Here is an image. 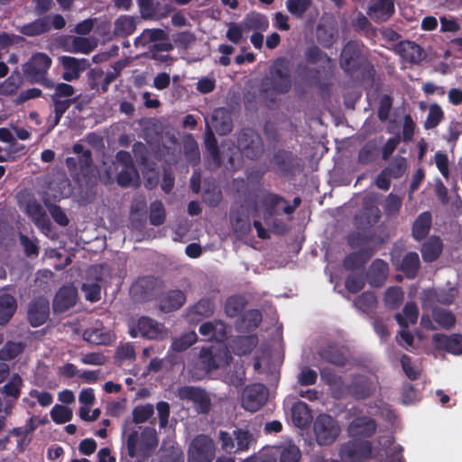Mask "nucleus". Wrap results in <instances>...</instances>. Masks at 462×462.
<instances>
[{"instance_id":"obj_1","label":"nucleus","mask_w":462,"mask_h":462,"mask_svg":"<svg viewBox=\"0 0 462 462\" xmlns=\"http://www.w3.org/2000/svg\"><path fill=\"white\" fill-rule=\"evenodd\" d=\"M291 74L286 58H277L269 68V74L261 81L260 92L263 98L275 102L278 95L287 94L291 88Z\"/></svg>"},{"instance_id":"obj_2","label":"nucleus","mask_w":462,"mask_h":462,"mask_svg":"<svg viewBox=\"0 0 462 462\" xmlns=\"http://www.w3.org/2000/svg\"><path fill=\"white\" fill-rule=\"evenodd\" d=\"M129 433L126 439L127 456L133 462L148 459L159 444L157 431L153 427H139Z\"/></svg>"},{"instance_id":"obj_3","label":"nucleus","mask_w":462,"mask_h":462,"mask_svg":"<svg viewBox=\"0 0 462 462\" xmlns=\"http://www.w3.org/2000/svg\"><path fill=\"white\" fill-rule=\"evenodd\" d=\"M236 148L241 155L250 161L259 160L264 153L263 140L254 127H243L236 134Z\"/></svg>"},{"instance_id":"obj_4","label":"nucleus","mask_w":462,"mask_h":462,"mask_svg":"<svg viewBox=\"0 0 462 462\" xmlns=\"http://www.w3.org/2000/svg\"><path fill=\"white\" fill-rule=\"evenodd\" d=\"M72 152L75 156L67 157L65 164L71 178L79 182L92 171V152L79 143L72 146Z\"/></svg>"},{"instance_id":"obj_5","label":"nucleus","mask_w":462,"mask_h":462,"mask_svg":"<svg viewBox=\"0 0 462 462\" xmlns=\"http://www.w3.org/2000/svg\"><path fill=\"white\" fill-rule=\"evenodd\" d=\"M167 329L162 323L148 317L142 316L129 325V335L152 339L162 340L167 337Z\"/></svg>"},{"instance_id":"obj_6","label":"nucleus","mask_w":462,"mask_h":462,"mask_svg":"<svg viewBox=\"0 0 462 462\" xmlns=\"http://www.w3.org/2000/svg\"><path fill=\"white\" fill-rule=\"evenodd\" d=\"M52 64L51 58L43 52H35L22 66L23 73L31 84L42 81Z\"/></svg>"},{"instance_id":"obj_7","label":"nucleus","mask_w":462,"mask_h":462,"mask_svg":"<svg viewBox=\"0 0 462 462\" xmlns=\"http://www.w3.org/2000/svg\"><path fill=\"white\" fill-rule=\"evenodd\" d=\"M337 420L328 414H319L314 421L316 440L320 446L331 445L340 434Z\"/></svg>"},{"instance_id":"obj_8","label":"nucleus","mask_w":462,"mask_h":462,"mask_svg":"<svg viewBox=\"0 0 462 462\" xmlns=\"http://www.w3.org/2000/svg\"><path fill=\"white\" fill-rule=\"evenodd\" d=\"M216 456L214 440L205 434L196 436L188 450V462H212Z\"/></svg>"},{"instance_id":"obj_9","label":"nucleus","mask_w":462,"mask_h":462,"mask_svg":"<svg viewBox=\"0 0 462 462\" xmlns=\"http://www.w3.org/2000/svg\"><path fill=\"white\" fill-rule=\"evenodd\" d=\"M365 59L362 54L360 44L356 41H348L342 49L339 66L349 75L358 72L363 65Z\"/></svg>"},{"instance_id":"obj_10","label":"nucleus","mask_w":462,"mask_h":462,"mask_svg":"<svg viewBox=\"0 0 462 462\" xmlns=\"http://www.w3.org/2000/svg\"><path fill=\"white\" fill-rule=\"evenodd\" d=\"M269 397L268 388L260 383L246 385L241 397L242 407L251 412L259 411L267 402Z\"/></svg>"},{"instance_id":"obj_11","label":"nucleus","mask_w":462,"mask_h":462,"mask_svg":"<svg viewBox=\"0 0 462 462\" xmlns=\"http://www.w3.org/2000/svg\"><path fill=\"white\" fill-rule=\"evenodd\" d=\"M339 454L349 462H362L372 457L373 446L369 440H351L341 446Z\"/></svg>"},{"instance_id":"obj_12","label":"nucleus","mask_w":462,"mask_h":462,"mask_svg":"<svg viewBox=\"0 0 462 462\" xmlns=\"http://www.w3.org/2000/svg\"><path fill=\"white\" fill-rule=\"evenodd\" d=\"M180 400L189 401L194 404L199 413L208 414L211 408V400L208 393L199 387L185 385L178 389Z\"/></svg>"},{"instance_id":"obj_13","label":"nucleus","mask_w":462,"mask_h":462,"mask_svg":"<svg viewBox=\"0 0 462 462\" xmlns=\"http://www.w3.org/2000/svg\"><path fill=\"white\" fill-rule=\"evenodd\" d=\"M381 218V211L372 199L365 198L362 210L354 217L357 229H366L374 226Z\"/></svg>"},{"instance_id":"obj_14","label":"nucleus","mask_w":462,"mask_h":462,"mask_svg":"<svg viewBox=\"0 0 462 462\" xmlns=\"http://www.w3.org/2000/svg\"><path fill=\"white\" fill-rule=\"evenodd\" d=\"M376 390L374 382L365 374H353L349 383V396L356 401L371 397Z\"/></svg>"},{"instance_id":"obj_15","label":"nucleus","mask_w":462,"mask_h":462,"mask_svg":"<svg viewBox=\"0 0 462 462\" xmlns=\"http://www.w3.org/2000/svg\"><path fill=\"white\" fill-rule=\"evenodd\" d=\"M375 251L374 247L367 246L346 254L342 262L343 268L352 273L356 271L364 273L366 263L374 256Z\"/></svg>"},{"instance_id":"obj_16","label":"nucleus","mask_w":462,"mask_h":462,"mask_svg":"<svg viewBox=\"0 0 462 462\" xmlns=\"http://www.w3.org/2000/svg\"><path fill=\"white\" fill-rule=\"evenodd\" d=\"M432 343L439 351H444L454 356L462 355V334L436 333L432 336Z\"/></svg>"},{"instance_id":"obj_17","label":"nucleus","mask_w":462,"mask_h":462,"mask_svg":"<svg viewBox=\"0 0 462 462\" xmlns=\"http://www.w3.org/2000/svg\"><path fill=\"white\" fill-rule=\"evenodd\" d=\"M162 282L154 276L148 275L140 277L132 285L131 292L138 300L148 301L155 295V291L162 285Z\"/></svg>"},{"instance_id":"obj_18","label":"nucleus","mask_w":462,"mask_h":462,"mask_svg":"<svg viewBox=\"0 0 462 462\" xmlns=\"http://www.w3.org/2000/svg\"><path fill=\"white\" fill-rule=\"evenodd\" d=\"M50 303L43 297L34 298L28 306L27 318L32 327L37 328L49 319Z\"/></svg>"},{"instance_id":"obj_19","label":"nucleus","mask_w":462,"mask_h":462,"mask_svg":"<svg viewBox=\"0 0 462 462\" xmlns=\"http://www.w3.org/2000/svg\"><path fill=\"white\" fill-rule=\"evenodd\" d=\"M59 60L64 69L62 73V79L69 82L79 79L81 72L86 70L90 66V63L87 59H77L71 56H60Z\"/></svg>"},{"instance_id":"obj_20","label":"nucleus","mask_w":462,"mask_h":462,"mask_svg":"<svg viewBox=\"0 0 462 462\" xmlns=\"http://www.w3.org/2000/svg\"><path fill=\"white\" fill-rule=\"evenodd\" d=\"M394 51L411 64H419L426 57L424 50L418 43L408 40L399 42L394 47Z\"/></svg>"},{"instance_id":"obj_21","label":"nucleus","mask_w":462,"mask_h":462,"mask_svg":"<svg viewBox=\"0 0 462 462\" xmlns=\"http://www.w3.org/2000/svg\"><path fill=\"white\" fill-rule=\"evenodd\" d=\"M216 310L213 297H205L190 306L187 310V318L190 322H199L211 317Z\"/></svg>"},{"instance_id":"obj_22","label":"nucleus","mask_w":462,"mask_h":462,"mask_svg":"<svg viewBox=\"0 0 462 462\" xmlns=\"http://www.w3.org/2000/svg\"><path fill=\"white\" fill-rule=\"evenodd\" d=\"M187 300L186 293L174 289L163 292L159 298V308L164 313L172 312L180 310Z\"/></svg>"},{"instance_id":"obj_23","label":"nucleus","mask_w":462,"mask_h":462,"mask_svg":"<svg viewBox=\"0 0 462 462\" xmlns=\"http://www.w3.org/2000/svg\"><path fill=\"white\" fill-rule=\"evenodd\" d=\"M78 300L77 289L73 286H62L56 292L53 299V310L55 312H65L72 308Z\"/></svg>"},{"instance_id":"obj_24","label":"nucleus","mask_w":462,"mask_h":462,"mask_svg":"<svg viewBox=\"0 0 462 462\" xmlns=\"http://www.w3.org/2000/svg\"><path fill=\"white\" fill-rule=\"evenodd\" d=\"M395 12L393 0H375L369 5L367 14L375 23L388 21Z\"/></svg>"},{"instance_id":"obj_25","label":"nucleus","mask_w":462,"mask_h":462,"mask_svg":"<svg viewBox=\"0 0 462 462\" xmlns=\"http://www.w3.org/2000/svg\"><path fill=\"white\" fill-rule=\"evenodd\" d=\"M376 429L375 420L369 416H358L348 426V431L354 437L370 438L375 433Z\"/></svg>"},{"instance_id":"obj_26","label":"nucleus","mask_w":462,"mask_h":462,"mask_svg":"<svg viewBox=\"0 0 462 462\" xmlns=\"http://www.w3.org/2000/svg\"><path fill=\"white\" fill-rule=\"evenodd\" d=\"M263 208V220L265 224H270V220L276 215L280 214V208L282 204H287V200L281 195L265 192L260 200Z\"/></svg>"},{"instance_id":"obj_27","label":"nucleus","mask_w":462,"mask_h":462,"mask_svg":"<svg viewBox=\"0 0 462 462\" xmlns=\"http://www.w3.org/2000/svg\"><path fill=\"white\" fill-rule=\"evenodd\" d=\"M388 263L383 259L376 258L368 268L366 279L371 286L378 288L383 285L388 278Z\"/></svg>"},{"instance_id":"obj_28","label":"nucleus","mask_w":462,"mask_h":462,"mask_svg":"<svg viewBox=\"0 0 462 462\" xmlns=\"http://www.w3.org/2000/svg\"><path fill=\"white\" fill-rule=\"evenodd\" d=\"M298 158L291 151L279 149L274 152L272 162L277 167L278 171L283 175L292 173L298 165Z\"/></svg>"},{"instance_id":"obj_29","label":"nucleus","mask_w":462,"mask_h":462,"mask_svg":"<svg viewBox=\"0 0 462 462\" xmlns=\"http://www.w3.org/2000/svg\"><path fill=\"white\" fill-rule=\"evenodd\" d=\"M26 214L40 229L47 231L51 229V221L47 213L36 199L28 201Z\"/></svg>"},{"instance_id":"obj_30","label":"nucleus","mask_w":462,"mask_h":462,"mask_svg":"<svg viewBox=\"0 0 462 462\" xmlns=\"http://www.w3.org/2000/svg\"><path fill=\"white\" fill-rule=\"evenodd\" d=\"M211 124L219 135H227L233 130L231 116L224 107H219L213 111Z\"/></svg>"},{"instance_id":"obj_31","label":"nucleus","mask_w":462,"mask_h":462,"mask_svg":"<svg viewBox=\"0 0 462 462\" xmlns=\"http://www.w3.org/2000/svg\"><path fill=\"white\" fill-rule=\"evenodd\" d=\"M443 247V242L439 236H430L421 245L420 252L423 261L426 263L435 262L441 255Z\"/></svg>"},{"instance_id":"obj_32","label":"nucleus","mask_w":462,"mask_h":462,"mask_svg":"<svg viewBox=\"0 0 462 462\" xmlns=\"http://www.w3.org/2000/svg\"><path fill=\"white\" fill-rule=\"evenodd\" d=\"M263 316L258 310H249L244 312L236 323V329L240 332H251L261 324Z\"/></svg>"},{"instance_id":"obj_33","label":"nucleus","mask_w":462,"mask_h":462,"mask_svg":"<svg viewBox=\"0 0 462 462\" xmlns=\"http://www.w3.org/2000/svg\"><path fill=\"white\" fill-rule=\"evenodd\" d=\"M420 267L419 254L416 252L407 253L402 259L398 270L404 273L409 280L414 279Z\"/></svg>"},{"instance_id":"obj_34","label":"nucleus","mask_w":462,"mask_h":462,"mask_svg":"<svg viewBox=\"0 0 462 462\" xmlns=\"http://www.w3.org/2000/svg\"><path fill=\"white\" fill-rule=\"evenodd\" d=\"M243 27L246 32H265L269 28V20L261 13L250 12L243 20Z\"/></svg>"},{"instance_id":"obj_35","label":"nucleus","mask_w":462,"mask_h":462,"mask_svg":"<svg viewBox=\"0 0 462 462\" xmlns=\"http://www.w3.org/2000/svg\"><path fill=\"white\" fill-rule=\"evenodd\" d=\"M432 217L429 211L420 213L412 225V236L416 241L424 239L431 227Z\"/></svg>"},{"instance_id":"obj_36","label":"nucleus","mask_w":462,"mask_h":462,"mask_svg":"<svg viewBox=\"0 0 462 462\" xmlns=\"http://www.w3.org/2000/svg\"><path fill=\"white\" fill-rule=\"evenodd\" d=\"M51 30V21L48 16L35 19L21 26L19 32L29 37L38 36Z\"/></svg>"},{"instance_id":"obj_37","label":"nucleus","mask_w":462,"mask_h":462,"mask_svg":"<svg viewBox=\"0 0 462 462\" xmlns=\"http://www.w3.org/2000/svg\"><path fill=\"white\" fill-rule=\"evenodd\" d=\"M130 64V60L125 58L116 61L111 66V70L104 73L103 79L100 82V93L104 94L108 91L109 85L115 81L122 73L123 69Z\"/></svg>"},{"instance_id":"obj_38","label":"nucleus","mask_w":462,"mask_h":462,"mask_svg":"<svg viewBox=\"0 0 462 462\" xmlns=\"http://www.w3.org/2000/svg\"><path fill=\"white\" fill-rule=\"evenodd\" d=\"M319 354L322 360L336 366L342 367L347 363V358L343 351L334 345H328L322 348Z\"/></svg>"},{"instance_id":"obj_39","label":"nucleus","mask_w":462,"mask_h":462,"mask_svg":"<svg viewBox=\"0 0 462 462\" xmlns=\"http://www.w3.org/2000/svg\"><path fill=\"white\" fill-rule=\"evenodd\" d=\"M291 417L297 427L302 428L310 423L312 416L307 403L297 402L291 407Z\"/></svg>"},{"instance_id":"obj_40","label":"nucleus","mask_w":462,"mask_h":462,"mask_svg":"<svg viewBox=\"0 0 462 462\" xmlns=\"http://www.w3.org/2000/svg\"><path fill=\"white\" fill-rule=\"evenodd\" d=\"M402 313H396L394 319L402 328H407L409 323L415 324L419 317V310L415 302H407L402 310Z\"/></svg>"},{"instance_id":"obj_41","label":"nucleus","mask_w":462,"mask_h":462,"mask_svg":"<svg viewBox=\"0 0 462 462\" xmlns=\"http://www.w3.org/2000/svg\"><path fill=\"white\" fill-rule=\"evenodd\" d=\"M17 308L16 300L8 293L0 294V325L6 324Z\"/></svg>"},{"instance_id":"obj_42","label":"nucleus","mask_w":462,"mask_h":462,"mask_svg":"<svg viewBox=\"0 0 462 462\" xmlns=\"http://www.w3.org/2000/svg\"><path fill=\"white\" fill-rule=\"evenodd\" d=\"M83 339L91 344L106 346L111 343L112 336L103 328H88L83 332Z\"/></svg>"},{"instance_id":"obj_43","label":"nucleus","mask_w":462,"mask_h":462,"mask_svg":"<svg viewBox=\"0 0 462 462\" xmlns=\"http://www.w3.org/2000/svg\"><path fill=\"white\" fill-rule=\"evenodd\" d=\"M431 316L432 319L443 329H451L457 322L456 316L444 308H433Z\"/></svg>"},{"instance_id":"obj_44","label":"nucleus","mask_w":462,"mask_h":462,"mask_svg":"<svg viewBox=\"0 0 462 462\" xmlns=\"http://www.w3.org/2000/svg\"><path fill=\"white\" fill-rule=\"evenodd\" d=\"M114 33L117 36H129L136 29V22L133 16L120 15L114 23Z\"/></svg>"},{"instance_id":"obj_45","label":"nucleus","mask_w":462,"mask_h":462,"mask_svg":"<svg viewBox=\"0 0 462 462\" xmlns=\"http://www.w3.org/2000/svg\"><path fill=\"white\" fill-rule=\"evenodd\" d=\"M205 148L216 166H220L221 157L217 141L214 135V133L212 132L211 127L208 125L206 126Z\"/></svg>"},{"instance_id":"obj_46","label":"nucleus","mask_w":462,"mask_h":462,"mask_svg":"<svg viewBox=\"0 0 462 462\" xmlns=\"http://www.w3.org/2000/svg\"><path fill=\"white\" fill-rule=\"evenodd\" d=\"M404 300V291L400 286H392L384 293V305L389 310H397Z\"/></svg>"},{"instance_id":"obj_47","label":"nucleus","mask_w":462,"mask_h":462,"mask_svg":"<svg viewBox=\"0 0 462 462\" xmlns=\"http://www.w3.org/2000/svg\"><path fill=\"white\" fill-rule=\"evenodd\" d=\"M199 357L203 369L207 373L219 367V357L214 353L213 347H202Z\"/></svg>"},{"instance_id":"obj_48","label":"nucleus","mask_w":462,"mask_h":462,"mask_svg":"<svg viewBox=\"0 0 462 462\" xmlns=\"http://www.w3.org/2000/svg\"><path fill=\"white\" fill-rule=\"evenodd\" d=\"M374 240V234L367 233L365 229H357V231L352 232L347 236V244L353 248H365L366 245Z\"/></svg>"},{"instance_id":"obj_49","label":"nucleus","mask_w":462,"mask_h":462,"mask_svg":"<svg viewBox=\"0 0 462 462\" xmlns=\"http://www.w3.org/2000/svg\"><path fill=\"white\" fill-rule=\"evenodd\" d=\"M354 305L362 312L369 313L376 308L377 299L374 292L365 291L355 299Z\"/></svg>"},{"instance_id":"obj_50","label":"nucleus","mask_w":462,"mask_h":462,"mask_svg":"<svg viewBox=\"0 0 462 462\" xmlns=\"http://www.w3.org/2000/svg\"><path fill=\"white\" fill-rule=\"evenodd\" d=\"M305 60L308 63L316 65L320 61L327 63H333L332 59L328 56L319 46L311 45L309 46L304 52Z\"/></svg>"},{"instance_id":"obj_51","label":"nucleus","mask_w":462,"mask_h":462,"mask_svg":"<svg viewBox=\"0 0 462 462\" xmlns=\"http://www.w3.org/2000/svg\"><path fill=\"white\" fill-rule=\"evenodd\" d=\"M140 14L145 20L156 19L159 17L160 2L157 0H136Z\"/></svg>"},{"instance_id":"obj_52","label":"nucleus","mask_w":462,"mask_h":462,"mask_svg":"<svg viewBox=\"0 0 462 462\" xmlns=\"http://www.w3.org/2000/svg\"><path fill=\"white\" fill-rule=\"evenodd\" d=\"M365 286V275L364 273H353L346 276L345 288L350 293H357Z\"/></svg>"},{"instance_id":"obj_53","label":"nucleus","mask_w":462,"mask_h":462,"mask_svg":"<svg viewBox=\"0 0 462 462\" xmlns=\"http://www.w3.org/2000/svg\"><path fill=\"white\" fill-rule=\"evenodd\" d=\"M407 160L406 158L397 155L395 156L390 164L384 168V170L392 176L393 179H400L404 175L407 171Z\"/></svg>"},{"instance_id":"obj_54","label":"nucleus","mask_w":462,"mask_h":462,"mask_svg":"<svg viewBox=\"0 0 462 462\" xmlns=\"http://www.w3.org/2000/svg\"><path fill=\"white\" fill-rule=\"evenodd\" d=\"M444 118V112L441 106L436 103L430 106L427 118L424 122V128L427 130L437 127Z\"/></svg>"},{"instance_id":"obj_55","label":"nucleus","mask_w":462,"mask_h":462,"mask_svg":"<svg viewBox=\"0 0 462 462\" xmlns=\"http://www.w3.org/2000/svg\"><path fill=\"white\" fill-rule=\"evenodd\" d=\"M24 347L25 346L22 342L7 341L0 350V359L10 361L17 357L24 350Z\"/></svg>"},{"instance_id":"obj_56","label":"nucleus","mask_w":462,"mask_h":462,"mask_svg":"<svg viewBox=\"0 0 462 462\" xmlns=\"http://www.w3.org/2000/svg\"><path fill=\"white\" fill-rule=\"evenodd\" d=\"M166 213L163 203L161 200H155L151 203L149 220L150 224L155 226H161L165 222Z\"/></svg>"},{"instance_id":"obj_57","label":"nucleus","mask_w":462,"mask_h":462,"mask_svg":"<svg viewBox=\"0 0 462 462\" xmlns=\"http://www.w3.org/2000/svg\"><path fill=\"white\" fill-rule=\"evenodd\" d=\"M50 415L51 420L56 424H64L71 420L73 417L72 410L67 406L61 404H55L51 411Z\"/></svg>"},{"instance_id":"obj_58","label":"nucleus","mask_w":462,"mask_h":462,"mask_svg":"<svg viewBox=\"0 0 462 462\" xmlns=\"http://www.w3.org/2000/svg\"><path fill=\"white\" fill-rule=\"evenodd\" d=\"M54 105V119L51 125V129L54 128L57 125H59L62 116L66 113V111L70 107V106L76 101L75 98H67V99H60L54 98L51 99Z\"/></svg>"},{"instance_id":"obj_59","label":"nucleus","mask_w":462,"mask_h":462,"mask_svg":"<svg viewBox=\"0 0 462 462\" xmlns=\"http://www.w3.org/2000/svg\"><path fill=\"white\" fill-rule=\"evenodd\" d=\"M197 340V334L194 331H190L178 338H174L171 343V348L173 351L182 352L196 343Z\"/></svg>"},{"instance_id":"obj_60","label":"nucleus","mask_w":462,"mask_h":462,"mask_svg":"<svg viewBox=\"0 0 462 462\" xmlns=\"http://www.w3.org/2000/svg\"><path fill=\"white\" fill-rule=\"evenodd\" d=\"M184 155L189 163L195 166L200 162V152L198 143L194 138H190L184 143Z\"/></svg>"},{"instance_id":"obj_61","label":"nucleus","mask_w":462,"mask_h":462,"mask_svg":"<svg viewBox=\"0 0 462 462\" xmlns=\"http://www.w3.org/2000/svg\"><path fill=\"white\" fill-rule=\"evenodd\" d=\"M235 342L238 346L236 354L246 355L257 346L258 337L256 335L241 336Z\"/></svg>"},{"instance_id":"obj_62","label":"nucleus","mask_w":462,"mask_h":462,"mask_svg":"<svg viewBox=\"0 0 462 462\" xmlns=\"http://www.w3.org/2000/svg\"><path fill=\"white\" fill-rule=\"evenodd\" d=\"M97 46L95 39L85 37H75L72 41V49L74 52L88 54Z\"/></svg>"},{"instance_id":"obj_63","label":"nucleus","mask_w":462,"mask_h":462,"mask_svg":"<svg viewBox=\"0 0 462 462\" xmlns=\"http://www.w3.org/2000/svg\"><path fill=\"white\" fill-rule=\"evenodd\" d=\"M22 385V378L19 374H14L10 381L4 385L2 393L6 396L13 397L14 400H17L21 393Z\"/></svg>"},{"instance_id":"obj_64","label":"nucleus","mask_w":462,"mask_h":462,"mask_svg":"<svg viewBox=\"0 0 462 462\" xmlns=\"http://www.w3.org/2000/svg\"><path fill=\"white\" fill-rule=\"evenodd\" d=\"M301 452L295 444L283 447L280 452L279 462H300Z\"/></svg>"}]
</instances>
